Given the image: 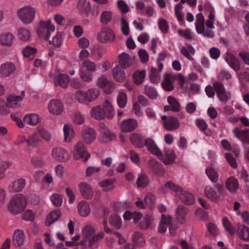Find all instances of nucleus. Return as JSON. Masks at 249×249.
<instances>
[{
    "mask_svg": "<svg viewBox=\"0 0 249 249\" xmlns=\"http://www.w3.org/2000/svg\"><path fill=\"white\" fill-rule=\"evenodd\" d=\"M214 13L213 11H211L208 16V19L205 22L206 28H205V20H196L195 26L197 32L206 37H213L214 34L212 29L214 28Z\"/></svg>",
    "mask_w": 249,
    "mask_h": 249,
    "instance_id": "f257e3e1",
    "label": "nucleus"
},
{
    "mask_svg": "<svg viewBox=\"0 0 249 249\" xmlns=\"http://www.w3.org/2000/svg\"><path fill=\"white\" fill-rule=\"evenodd\" d=\"M26 204L25 197L22 195L18 194L11 199L8 209L11 213L17 214L22 212Z\"/></svg>",
    "mask_w": 249,
    "mask_h": 249,
    "instance_id": "f03ea898",
    "label": "nucleus"
},
{
    "mask_svg": "<svg viewBox=\"0 0 249 249\" xmlns=\"http://www.w3.org/2000/svg\"><path fill=\"white\" fill-rule=\"evenodd\" d=\"M95 233V230L91 226H86L83 230L82 237L85 240H88L89 247H91L94 244L103 238L105 235L102 231L96 235Z\"/></svg>",
    "mask_w": 249,
    "mask_h": 249,
    "instance_id": "7ed1b4c3",
    "label": "nucleus"
},
{
    "mask_svg": "<svg viewBox=\"0 0 249 249\" xmlns=\"http://www.w3.org/2000/svg\"><path fill=\"white\" fill-rule=\"evenodd\" d=\"M214 188L216 191L211 186H206L204 189V195L212 201L217 203L221 200V196L224 191V188L222 184L218 183L214 185Z\"/></svg>",
    "mask_w": 249,
    "mask_h": 249,
    "instance_id": "20e7f679",
    "label": "nucleus"
},
{
    "mask_svg": "<svg viewBox=\"0 0 249 249\" xmlns=\"http://www.w3.org/2000/svg\"><path fill=\"white\" fill-rule=\"evenodd\" d=\"M19 18L25 24H29L33 20L36 13V9L30 6L23 7L18 10Z\"/></svg>",
    "mask_w": 249,
    "mask_h": 249,
    "instance_id": "39448f33",
    "label": "nucleus"
},
{
    "mask_svg": "<svg viewBox=\"0 0 249 249\" xmlns=\"http://www.w3.org/2000/svg\"><path fill=\"white\" fill-rule=\"evenodd\" d=\"M54 30L55 27L52 24L50 20H48L46 22L42 20H40L37 33L40 37L44 38L45 40H48L51 32H53Z\"/></svg>",
    "mask_w": 249,
    "mask_h": 249,
    "instance_id": "423d86ee",
    "label": "nucleus"
},
{
    "mask_svg": "<svg viewBox=\"0 0 249 249\" xmlns=\"http://www.w3.org/2000/svg\"><path fill=\"white\" fill-rule=\"evenodd\" d=\"M73 154L75 160L82 159L84 162L87 161L90 157V155L87 151L84 143L81 141L78 142L74 145Z\"/></svg>",
    "mask_w": 249,
    "mask_h": 249,
    "instance_id": "0eeeda50",
    "label": "nucleus"
},
{
    "mask_svg": "<svg viewBox=\"0 0 249 249\" xmlns=\"http://www.w3.org/2000/svg\"><path fill=\"white\" fill-rule=\"evenodd\" d=\"M97 38L102 43H111L115 40V35L111 29L104 27L97 35Z\"/></svg>",
    "mask_w": 249,
    "mask_h": 249,
    "instance_id": "6e6552de",
    "label": "nucleus"
},
{
    "mask_svg": "<svg viewBox=\"0 0 249 249\" xmlns=\"http://www.w3.org/2000/svg\"><path fill=\"white\" fill-rule=\"evenodd\" d=\"M100 136L99 141L101 142L106 143L116 139V136L111 132L106 125L101 124L99 125Z\"/></svg>",
    "mask_w": 249,
    "mask_h": 249,
    "instance_id": "1a4fd4ad",
    "label": "nucleus"
},
{
    "mask_svg": "<svg viewBox=\"0 0 249 249\" xmlns=\"http://www.w3.org/2000/svg\"><path fill=\"white\" fill-rule=\"evenodd\" d=\"M52 155L53 157L58 161L66 162L70 159L68 152L63 148L56 147L53 149Z\"/></svg>",
    "mask_w": 249,
    "mask_h": 249,
    "instance_id": "9d476101",
    "label": "nucleus"
},
{
    "mask_svg": "<svg viewBox=\"0 0 249 249\" xmlns=\"http://www.w3.org/2000/svg\"><path fill=\"white\" fill-rule=\"evenodd\" d=\"M137 121L132 119L124 120L120 124V129L122 132L127 133L134 131L137 127Z\"/></svg>",
    "mask_w": 249,
    "mask_h": 249,
    "instance_id": "9b49d317",
    "label": "nucleus"
},
{
    "mask_svg": "<svg viewBox=\"0 0 249 249\" xmlns=\"http://www.w3.org/2000/svg\"><path fill=\"white\" fill-rule=\"evenodd\" d=\"M78 190L83 197L90 199L93 196V192L90 185L86 182H81L78 185Z\"/></svg>",
    "mask_w": 249,
    "mask_h": 249,
    "instance_id": "f8f14e48",
    "label": "nucleus"
},
{
    "mask_svg": "<svg viewBox=\"0 0 249 249\" xmlns=\"http://www.w3.org/2000/svg\"><path fill=\"white\" fill-rule=\"evenodd\" d=\"M48 109L51 113L58 115L63 111V105L59 100L53 99L50 102Z\"/></svg>",
    "mask_w": 249,
    "mask_h": 249,
    "instance_id": "ddd939ff",
    "label": "nucleus"
},
{
    "mask_svg": "<svg viewBox=\"0 0 249 249\" xmlns=\"http://www.w3.org/2000/svg\"><path fill=\"white\" fill-rule=\"evenodd\" d=\"M149 169L159 176H162L165 173L162 165L158 161L151 160L147 162Z\"/></svg>",
    "mask_w": 249,
    "mask_h": 249,
    "instance_id": "4468645a",
    "label": "nucleus"
},
{
    "mask_svg": "<svg viewBox=\"0 0 249 249\" xmlns=\"http://www.w3.org/2000/svg\"><path fill=\"white\" fill-rule=\"evenodd\" d=\"M24 96V91H22L19 96L11 95L7 98L6 105L9 107H18L20 105V102L23 99Z\"/></svg>",
    "mask_w": 249,
    "mask_h": 249,
    "instance_id": "2eb2a0df",
    "label": "nucleus"
},
{
    "mask_svg": "<svg viewBox=\"0 0 249 249\" xmlns=\"http://www.w3.org/2000/svg\"><path fill=\"white\" fill-rule=\"evenodd\" d=\"M97 85L98 87L103 88L105 92L107 94L111 93L114 88V84L104 76H101L99 78Z\"/></svg>",
    "mask_w": 249,
    "mask_h": 249,
    "instance_id": "dca6fc26",
    "label": "nucleus"
},
{
    "mask_svg": "<svg viewBox=\"0 0 249 249\" xmlns=\"http://www.w3.org/2000/svg\"><path fill=\"white\" fill-rule=\"evenodd\" d=\"M175 77L170 73H166L161 82L163 89L167 91H170L174 89V86L173 84Z\"/></svg>",
    "mask_w": 249,
    "mask_h": 249,
    "instance_id": "f3484780",
    "label": "nucleus"
},
{
    "mask_svg": "<svg viewBox=\"0 0 249 249\" xmlns=\"http://www.w3.org/2000/svg\"><path fill=\"white\" fill-rule=\"evenodd\" d=\"M164 127L168 131H173L179 127V123L178 119L173 116H170L168 119L163 121Z\"/></svg>",
    "mask_w": 249,
    "mask_h": 249,
    "instance_id": "a211bd4d",
    "label": "nucleus"
},
{
    "mask_svg": "<svg viewBox=\"0 0 249 249\" xmlns=\"http://www.w3.org/2000/svg\"><path fill=\"white\" fill-rule=\"evenodd\" d=\"M15 66L11 62H6L0 66V74L1 77H7L15 70Z\"/></svg>",
    "mask_w": 249,
    "mask_h": 249,
    "instance_id": "6ab92c4d",
    "label": "nucleus"
},
{
    "mask_svg": "<svg viewBox=\"0 0 249 249\" xmlns=\"http://www.w3.org/2000/svg\"><path fill=\"white\" fill-rule=\"evenodd\" d=\"M144 144L145 145L152 154L158 156H161L162 153L159 148L156 146L154 141L150 138L145 139L144 140Z\"/></svg>",
    "mask_w": 249,
    "mask_h": 249,
    "instance_id": "aec40b11",
    "label": "nucleus"
},
{
    "mask_svg": "<svg viewBox=\"0 0 249 249\" xmlns=\"http://www.w3.org/2000/svg\"><path fill=\"white\" fill-rule=\"evenodd\" d=\"M171 222H172V218L170 215H166L164 214H162L159 226V232L161 233L165 232L166 231L167 227L171 225Z\"/></svg>",
    "mask_w": 249,
    "mask_h": 249,
    "instance_id": "412c9836",
    "label": "nucleus"
},
{
    "mask_svg": "<svg viewBox=\"0 0 249 249\" xmlns=\"http://www.w3.org/2000/svg\"><path fill=\"white\" fill-rule=\"evenodd\" d=\"M225 60L229 65L235 71H238L240 70V62L233 54L227 53L225 57Z\"/></svg>",
    "mask_w": 249,
    "mask_h": 249,
    "instance_id": "4be33fe9",
    "label": "nucleus"
},
{
    "mask_svg": "<svg viewBox=\"0 0 249 249\" xmlns=\"http://www.w3.org/2000/svg\"><path fill=\"white\" fill-rule=\"evenodd\" d=\"M25 236L24 232L21 230L15 231L13 237V241L14 245L16 247H20L24 243Z\"/></svg>",
    "mask_w": 249,
    "mask_h": 249,
    "instance_id": "5701e85b",
    "label": "nucleus"
},
{
    "mask_svg": "<svg viewBox=\"0 0 249 249\" xmlns=\"http://www.w3.org/2000/svg\"><path fill=\"white\" fill-rule=\"evenodd\" d=\"M82 137L83 140L86 143L90 144L95 140L96 132L93 129L88 128L83 131Z\"/></svg>",
    "mask_w": 249,
    "mask_h": 249,
    "instance_id": "b1692460",
    "label": "nucleus"
},
{
    "mask_svg": "<svg viewBox=\"0 0 249 249\" xmlns=\"http://www.w3.org/2000/svg\"><path fill=\"white\" fill-rule=\"evenodd\" d=\"M178 196L181 202L186 205H189L192 204L195 202L194 197L193 195L185 191L182 190L178 194Z\"/></svg>",
    "mask_w": 249,
    "mask_h": 249,
    "instance_id": "393cba45",
    "label": "nucleus"
},
{
    "mask_svg": "<svg viewBox=\"0 0 249 249\" xmlns=\"http://www.w3.org/2000/svg\"><path fill=\"white\" fill-rule=\"evenodd\" d=\"M119 66L123 69L129 67L132 64V60L130 56L125 53H122L118 57Z\"/></svg>",
    "mask_w": 249,
    "mask_h": 249,
    "instance_id": "a878e982",
    "label": "nucleus"
},
{
    "mask_svg": "<svg viewBox=\"0 0 249 249\" xmlns=\"http://www.w3.org/2000/svg\"><path fill=\"white\" fill-rule=\"evenodd\" d=\"M225 185L227 189L231 193L236 192L239 186L237 179L233 177L226 180Z\"/></svg>",
    "mask_w": 249,
    "mask_h": 249,
    "instance_id": "bb28decb",
    "label": "nucleus"
},
{
    "mask_svg": "<svg viewBox=\"0 0 249 249\" xmlns=\"http://www.w3.org/2000/svg\"><path fill=\"white\" fill-rule=\"evenodd\" d=\"M61 215V212L59 210H56L51 212L46 217L45 225L47 226H51L57 221Z\"/></svg>",
    "mask_w": 249,
    "mask_h": 249,
    "instance_id": "cd10ccee",
    "label": "nucleus"
},
{
    "mask_svg": "<svg viewBox=\"0 0 249 249\" xmlns=\"http://www.w3.org/2000/svg\"><path fill=\"white\" fill-rule=\"evenodd\" d=\"M26 181L25 179L19 178L15 180L9 186L10 191L18 192L21 191L25 187Z\"/></svg>",
    "mask_w": 249,
    "mask_h": 249,
    "instance_id": "c85d7f7f",
    "label": "nucleus"
},
{
    "mask_svg": "<svg viewBox=\"0 0 249 249\" xmlns=\"http://www.w3.org/2000/svg\"><path fill=\"white\" fill-rule=\"evenodd\" d=\"M91 117L96 120H101L106 116V113L100 106H95L92 107L90 111Z\"/></svg>",
    "mask_w": 249,
    "mask_h": 249,
    "instance_id": "c756f323",
    "label": "nucleus"
},
{
    "mask_svg": "<svg viewBox=\"0 0 249 249\" xmlns=\"http://www.w3.org/2000/svg\"><path fill=\"white\" fill-rule=\"evenodd\" d=\"M187 213L188 210L185 206H178L176 210V213L177 219L179 223L183 224L185 222Z\"/></svg>",
    "mask_w": 249,
    "mask_h": 249,
    "instance_id": "7c9ffc66",
    "label": "nucleus"
},
{
    "mask_svg": "<svg viewBox=\"0 0 249 249\" xmlns=\"http://www.w3.org/2000/svg\"><path fill=\"white\" fill-rule=\"evenodd\" d=\"M176 155L174 151L167 150L161 160L166 165H171L174 163Z\"/></svg>",
    "mask_w": 249,
    "mask_h": 249,
    "instance_id": "2f4dec72",
    "label": "nucleus"
},
{
    "mask_svg": "<svg viewBox=\"0 0 249 249\" xmlns=\"http://www.w3.org/2000/svg\"><path fill=\"white\" fill-rule=\"evenodd\" d=\"M77 208L79 213L82 216H87L90 212L89 204L84 200L78 203Z\"/></svg>",
    "mask_w": 249,
    "mask_h": 249,
    "instance_id": "473e14b6",
    "label": "nucleus"
},
{
    "mask_svg": "<svg viewBox=\"0 0 249 249\" xmlns=\"http://www.w3.org/2000/svg\"><path fill=\"white\" fill-rule=\"evenodd\" d=\"M144 138L140 134L133 133L130 136L131 142L138 148H142L144 146Z\"/></svg>",
    "mask_w": 249,
    "mask_h": 249,
    "instance_id": "72a5a7b5",
    "label": "nucleus"
},
{
    "mask_svg": "<svg viewBox=\"0 0 249 249\" xmlns=\"http://www.w3.org/2000/svg\"><path fill=\"white\" fill-rule=\"evenodd\" d=\"M64 141L66 142H70L74 136V132L71 125L66 124L64 126Z\"/></svg>",
    "mask_w": 249,
    "mask_h": 249,
    "instance_id": "f704fd0d",
    "label": "nucleus"
},
{
    "mask_svg": "<svg viewBox=\"0 0 249 249\" xmlns=\"http://www.w3.org/2000/svg\"><path fill=\"white\" fill-rule=\"evenodd\" d=\"M114 79L120 82H123L125 77V72L120 66H116L112 70Z\"/></svg>",
    "mask_w": 249,
    "mask_h": 249,
    "instance_id": "c9c22d12",
    "label": "nucleus"
},
{
    "mask_svg": "<svg viewBox=\"0 0 249 249\" xmlns=\"http://www.w3.org/2000/svg\"><path fill=\"white\" fill-rule=\"evenodd\" d=\"M13 36L11 33H6L0 36V43L2 45L10 47L12 45Z\"/></svg>",
    "mask_w": 249,
    "mask_h": 249,
    "instance_id": "e433bc0d",
    "label": "nucleus"
},
{
    "mask_svg": "<svg viewBox=\"0 0 249 249\" xmlns=\"http://www.w3.org/2000/svg\"><path fill=\"white\" fill-rule=\"evenodd\" d=\"M78 9L88 17L91 11V6L90 3L86 0H80L78 3Z\"/></svg>",
    "mask_w": 249,
    "mask_h": 249,
    "instance_id": "4c0bfd02",
    "label": "nucleus"
},
{
    "mask_svg": "<svg viewBox=\"0 0 249 249\" xmlns=\"http://www.w3.org/2000/svg\"><path fill=\"white\" fill-rule=\"evenodd\" d=\"M115 179H105L99 182V186L103 188V191L108 192L111 191L114 188V183Z\"/></svg>",
    "mask_w": 249,
    "mask_h": 249,
    "instance_id": "58836bf2",
    "label": "nucleus"
},
{
    "mask_svg": "<svg viewBox=\"0 0 249 249\" xmlns=\"http://www.w3.org/2000/svg\"><path fill=\"white\" fill-rule=\"evenodd\" d=\"M69 77L65 74H60L56 79V84L59 85L63 88H66L69 84Z\"/></svg>",
    "mask_w": 249,
    "mask_h": 249,
    "instance_id": "ea45409f",
    "label": "nucleus"
},
{
    "mask_svg": "<svg viewBox=\"0 0 249 249\" xmlns=\"http://www.w3.org/2000/svg\"><path fill=\"white\" fill-rule=\"evenodd\" d=\"M104 111L108 119H112L114 116V112L113 107L109 101L106 100L103 104Z\"/></svg>",
    "mask_w": 249,
    "mask_h": 249,
    "instance_id": "a19ab883",
    "label": "nucleus"
},
{
    "mask_svg": "<svg viewBox=\"0 0 249 249\" xmlns=\"http://www.w3.org/2000/svg\"><path fill=\"white\" fill-rule=\"evenodd\" d=\"M39 116L36 114L26 115L24 119V124L31 125H35L39 122Z\"/></svg>",
    "mask_w": 249,
    "mask_h": 249,
    "instance_id": "79ce46f5",
    "label": "nucleus"
},
{
    "mask_svg": "<svg viewBox=\"0 0 249 249\" xmlns=\"http://www.w3.org/2000/svg\"><path fill=\"white\" fill-rule=\"evenodd\" d=\"M24 142L27 143L28 146L35 147L38 145L40 139L38 136L37 134L34 133L30 136L28 139H24Z\"/></svg>",
    "mask_w": 249,
    "mask_h": 249,
    "instance_id": "37998d69",
    "label": "nucleus"
},
{
    "mask_svg": "<svg viewBox=\"0 0 249 249\" xmlns=\"http://www.w3.org/2000/svg\"><path fill=\"white\" fill-rule=\"evenodd\" d=\"M136 183L138 187L144 188L146 187L149 183L147 176L143 173L140 174Z\"/></svg>",
    "mask_w": 249,
    "mask_h": 249,
    "instance_id": "c03bdc74",
    "label": "nucleus"
},
{
    "mask_svg": "<svg viewBox=\"0 0 249 249\" xmlns=\"http://www.w3.org/2000/svg\"><path fill=\"white\" fill-rule=\"evenodd\" d=\"M160 71H158L154 68L151 69L150 72L149 74V78L150 81L154 83H158L160 80Z\"/></svg>",
    "mask_w": 249,
    "mask_h": 249,
    "instance_id": "a18cd8bd",
    "label": "nucleus"
},
{
    "mask_svg": "<svg viewBox=\"0 0 249 249\" xmlns=\"http://www.w3.org/2000/svg\"><path fill=\"white\" fill-rule=\"evenodd\" d=\"M145 71H135L133 74V79L134 83L139 85L141 84L144 81L145 76Z\"/></svg>",
    "mask_w": 249,
    "mask_h": 249,
    "instance_id": "49530a36",
    "label": "nucleus"
},
{
    "mask_svg": "<svg viewBox=\"0 0 249 249\" xmlns=\"http://www.w3.org/2000/svg\"><path fill=\"white\" fill-rule=\"evenodd\" d=\"M132 241L137 246L142 247L145 244V238L141 233L135 232L132 237Z\"/></svg>",
    "mask_w": 249,
    "mask_h": 249,
    "instance_id": "de8ad7c7",
    "label": "nucleus"
},
{
    "mask_svg": "<svg viewBox=\"0 0 249 249\" xmlns=\"http://www.w3.org/2000/svg\"><path fill=\"white\" fill-rule=\"evenodd\" d=\"M109 222L112 226L117 229H119L122 227L121 219L120 216L115 214H112L109 217Z\"/></svg>",
    "mask_w": 249,
    "mask_h": 249,
    "instance_id": "09e8293b",
    "label": "nucleus"
},
{
    "mask_svg": "<svg viewBox=\"0 0 249 249\" xmlns=\"http://www.w3.org/2000/svg\"><path fill=\"white\" fill-rule=\"evenodd\" d=\"M112 18V13L110 11H103L100 16V22L104 25H106L110 22Z\"/></svg>",
    "mask_w": 249,
    "mask_h": 249,
    "instance_id": "8fccbe9b",
    "label": "nucleus"
},
{
    "mask_svg": "<svg viewBox=\"0 0 249 249\" xmlns=\"http://www.w3.org/2000/svg\"><path fill=\"white\" fill-rule=\"evenodd\" d=\"M167 100L171 106L172 111L174 112H178L180 111L181 108L180 105L174 97L171 96H168Z\"/></svg>",
    "mask_w": 249,
    "mask_h": 249,
    "instance_id": "3c124183",
    "label": "nucleus"
},
{
    "mask_svg": "<svg viewBox=\"0 0 249 249\" xmlns=\"http://www.w3.org/2000/svg\"><path fill=\"white\" fill-rule=\"evenodd\" d=\"M144 93L151 99H155L158 94L156 90L152 87L145 85L144 88Z\"/></svg>",
    "mask_w": 249,
    "mask_h": 249,
    "instance_id": "603ef678",
    "label": "nucleus"
},
{
    "mask_svg": "<svg viewBox=\"0 0 249 249\" xmlns=\"http://www.w3.org/2000/svg\"><path fill=\"white\" fill-rule=\"evenodd\" d=\"M88 102H91L96 99L100 95V91L97 89H89L86 92Z\"/></svg>",
    "mask_w": 249,
    "mask_h": 249,
    "instance_id": "864d4df0",
    "label": "nucleus"
},
{
    "mask_svg": "<svg viewBox=\"0 0 249 249\" xmlns=\"http://www.w3.org/2000/svg\"><path fill=\"white\" fill-rule=\"evenodd\" d=\"M205 173L212 182L216 183L218 181V175L214 169L211 167L206 168Z\"/></svg>",
    "mask_w": 249,
    "mask_h": 249,
    "instance_id": "5fc2aeb1",
    "label": "nucleus"
},
{
    "mask_svg": "<svg viewBox=\"0 0 249 249\" xmlns=\"http://www.w3.org/2000/svg\"><path fill=\"white\" fill-rule=\"evenodd\" d=\"M153 218L149 215L145 216L140 223V227L142 229H148L151 228Z\"/></svg>",
    "mask_w": 249,
    "mask_h": 249,
    "instance_id": "6e6d98bb",
    "label": "nucleus"
},
{
    "mask_svg": "<svg viewBox=\"0 0 249 249\" xmlns=\"http://www.w3.org/2000/svg\"><path fill=\"white\" fill-rule=\"evenodd\" d=\"M37 132L40 137L46 142H50L52 139L51 133L42 126L38 127Z\"/></svg>",
    "mask_w": 249,
    "mask_h": 249,
    "instance_id": "4d7b16f0",
    "label": "nucleus"
},
{
    "mask_svg": "<svg viewBox=\"0 0 249 249\" xmlns=\"http://www.w3.org/2000/svg\"><path fill=\"white\" fill-rule=\"evenodd\" d=\"M82 67L88 71L94 72L96 70L95 63L89 60L84 61L82 63Z\"/></svg>",
    "mask_w": 249,
    "mask_h": 249,
    "instance_id": "13d9d810",
    "label": "nucleus"
},
{
    "mask_svg": "<svg viewBox=\"0 0 249 249\" xmlns=\"http://www.w3.org/2000/svg\"><path fill=\"white\" fill-rule=\"evenodd\" d=\"M238 233L240 237L244 240H248L249 239V228L245 226H241L238 230Z\"/></svg>",
    "mask_w": 249,
    "mask_h": 249,
    "instance_id": "bf43d9fd",
    "label": "nucleus"
},
{
    "mask_svg": "<svg viewBox=\"0 0 249 249\" xmlns=\"http://www.w3.org/2000/svg\"><path fill=\"white\" fill-rule=\"evenodd\" d=\"M18 38L23 41H27L30 38V32L23 28H20L18 31Z\"/></svg>",
    "mask_w": 249,
    "mask_h": 249,
    "instance_id": "052dcab7",
    "label": "nucleus"
},
{
    "mask_svg": "<svg viewBox=\"0 0 249 249\" xmlns=\"http://www.w3.org/2000/svg\"><path fill=\"white\" fill-rule=\"evenodd\" d=\"M144 204L152 209L154 205L155 201V196L152 194H148L144 197Z\"/></svg>",
    "mask_w": 249,
    "mask_h": 249,
    "instance_id": "680f3d73",
    "label": "nucleus"
},
{
    "mask_svg": "<svg viewBox=\"0 0 249 249\" xmlns=\"http://www.w3.org/2000/svg\"><path fill=\"white\" fill-rule=\"evenodd\" d=\"M76 100L80 103L88 102V98L86 92L82 90H78L75 94Z\"/></svg>",
    "mask_w": 249,
    "mask_h": 249,
    "instance_id": "e2e57ef3",
    "label": "nucleus"
},
{
    "mask_svg": "<svg viewBox=\"0 0 249 249\" xmlns=\"http://www.w3.org/2000/svg\"><path fill=\"white\" fill-rule=\"evenodd\" d=\"M31 163L35 167H41L44 165V159L41 156H35L31 158Z\"/></svg>",
    "mask_w": 249,
    "mask_h": 249,
    "instance_id": "0e129e2a",
    "label": "nucleus"
},
{
    "mask_svg": "<svg viewBox=\"0 0 249 249\" xmlns=\"http://www.w3.org/2000/svg\"><path fill=\"white\" fill-rule=\"evenodd\" d=\"M51 200L56 207H59L62 204V196L58 194H54L51 196Z\"/></svg>",
    "mask_w": 249,
    "mask_h": 249,
    "instance_id": "69168bd1",
    "label": "nucleus"
},
{
    "mask_svg": "<svg viewBox=\"0 0 249 249\" xmlns=\"http://www.w3.org/2000/svg\"><path fill=\"white\" fill-rule=\"evenodd\" d=\"M127 102L126 95L124 93H121L117 97V103L119 106L121 107H124Z\"/></svg>",
    "mask_w": 249,
    "mask_h": 249,
    "instance_id": "338daca9",
    "label": "nucleus"
},
{
    "mask_svg": "<svg viewBox=\"0 0 249 249\" xmlns=\"http://www.w3.org/2000/svg\"><path fill=\"white\" fill-rule=\"evenodd\" d=\"M36 52L35 48L27 46L23 50V53L25 57H28L33 56Z\"/></svg>",
    "mask_w": 249,
    "mask_h": 249,
    "instance_id": "774afa93",
    "label": "nucleus"
}]
</instances>
